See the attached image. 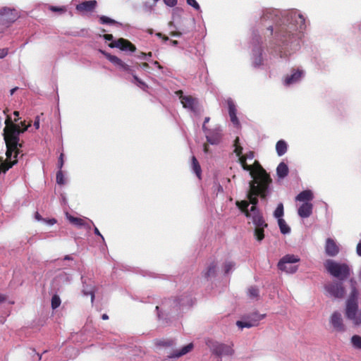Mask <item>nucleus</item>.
Here are the masks:
<instances>
[{"mask_svg": "<svg viewBox=\"0 0 361 361\" xmlns=\"http://www.w3.org/2000/svg\"><path fill=\"white\" fill-rule=\"evenodd\" d=\"M313 199V194L310 190H304L300 192L295 197L297 201L307 202Z\"/></svg>", "mask_w": 361, "mask_h": 361, "instance_id": "bb28decb", "label": "nucleus"}, {"mask_svg": "<svg viewBox=\"0 0 361 361\" xmlns=\"http://www.w3.org/2000/svg\"><path fill=\"white\" fill-rule=\"evenodd\" d=\"M118 66L120 69H121L123 71H126L130 74H133V71L130 68V67L124 63L121 59L119 60V61L116 65Z\"/></svg>", "mask_w": 361, "mask_h": 361, "instance_id": "f704fd0d", "label": "nucleus"}, {"mask_svg": "<svg viewBox=\"0 0 361 361\" xmlns=\"http://www.w3.org/2000/svg\"><path fill=\"white\" fill-rule=\"evenodd\" d=\"M6 300V296L0 293V303H2Z\"/></svg>", "mask_w": 361, "mask_h": 361, "instance_id": "e2e57ef3", "label": "nucleus"}, {"mask_svg": "<svg viewBox=\"0 0 361 361\" xmlns=\"http://www.w3.org/2000/svg\"><path fill=\"white\" fill-rule=\"evenodd\" d=\"M276 150L279 156L283 155L287 151L286 142L283 140L278 141L276 145Z\"/></svg>", "mask_w": 361, "mask_h": 361, "instance_id": "c756f323", "label": "nucleus"}, {"mask_svg": "<svg viewBox=\"0 0 361 361\" xmlns=\"http://www.w3.org/2000/svg\"><path fill=\"white\" fill-rule=\"evenodd\" d=\"M187 4L192 6L197 11H199L200 9V5L196 1V0H187Z\"/></svg>", "mask_w": 361, "mask_h": 361, "instance_id": "49530a36", "label": "nucleus"}, {"mask_svg": "<svg viewBox=\"0 0 361 361\" xmlns=\"http://www.w3.org/2000/svg\"><path fill=\"white\" fill-rule=\"evenodd\" d=\"M235 267V263L233 262H226L224 264V270L225 274H228L230 271Z\"/></svg>", "mask_w": 361, "mask_h": 361, "instance_id": "c03bdc74", "label": "nucleus"}, {"mask_svg": "<svg viewBox=\"0 0 361 361\" xmlns=\"http://www.w3.org/2000/svg\"><path fill=\"white\" fill-rule=\"evenodd\" d=\"M250 167L251 169L248 171L252 178L250 181H255V183L271 185L272 179L270 175L258 161L255 160L252 165H250Z\"/></svg>", "mask_w": 361, "mask_h": 361, "instance_id": "39448f33", "label": "nucleus"}, {"mask_svg": "<svg viewBox=\"0 0 361 361\" xmlns=\"http://www.w3.org/2000/svg\"><path fill=\"white\" fill-rule=\"evenodd\" d=\"M339 251V246L336 241L331 238H328L325 243V252L326 255L335 257L338 254Z\"/></svg>", "mask_w": 361, "mask_h": 361, "instance_id": "f3484780", "label": "nucleus"}, {"mask_svg": "<svg viewBox=\"0 0 361 361\" xmlns=\"http://www.w3.org/2000/svg\"><path fill=\"white\" fill-rule=\"evenodd\" d=\"M300 259L294 255H287L284 256L278 263V267L280 270L284 271L287 273H295L298 267L288 268L290 264H294L299 262Z\"/></svg>", "mask_w": 361, "mask_h": 361, "instance_id": "9d476101", "label": "nucleus"}, {"mask_svg": "<svg viewBox=\"0 0 361 361\" xmlns=\"http://www.w3.org/2000/svg\"><path fill=\"white\" fill-rule=\"evenodd\" d=\"M103 37L107 41H111L114 38L111 34H105L103 35Z\"/></svg>", "mask_w": 361, "mask_h": 361, "instance_id": "4d7b16f0", "label": "nucleus"}, {"mask_svg": "<svg viewBox=\"0 0 361 361\" xmlns=\"http://www.w3.org/2000/svg\"><path fill=\"white\" fill-rule=\"evenodd\" d=\"M269 187L270 185L255 183V181H250L249 190L247 194V197L249 200V204H252V206L257 207V204H258L257 197L264 200L267 199V196L270 193Z\"/></svg>", "mask_w": 361, "mask_h": 361, "instance_id": "7ed1b4c3", "label": "nucleus"}, {"mask_svg": "<svg viewBox=\"0 0 361 361\" xmlns=\"http://www.w3.org/2000/svg\"><path fill=\"white\" fill-rule=\"evenodd\" d=\"M34 126L35 127L36 129H38L39 128V116H37L35 120V122H34Z\"/></svg>", "mask_w": 361, "mask_h": 361, "instance_id": "13d9d810", "label": "nucleus"}, {"mask_svg": "<svg viewBox=\"0 0 361 361\" xmlns=\"http://www.w3.org/2000/svg\"><path fill=\"white\" fill-rule=\"evenodd\" d=\"M239 157V163L240 164L243 170L248 171L251 169V167H250V165L247 164V159L244 156H240Z\"/></svg>", "mask_w": 361, "mask_h": 361, "instance_id": "ea45409f", "label": "nucleus"}, {"mask_svg": "<svg viewBox=\"0 0 361 361\" xmlns=\"http://www.w3.org/2000/svg\"><path fill=\"white\" fill-rule=\"evenodd\" d=\"M278 224H279V226L281 233L287 234V233H290V228L286 224V223L283 219H278Z\"/></svg>", "mask_w": 361, "mask_h": 361, "instance_id": "2f4dec72", "label": "nucleus"}, {"mask_svg": "<svg viewBox=\"0 0 361 361\" xmlns=\"http://www.w3.org/2000/svg\"><path fill=\"white\" fill-rule=\"evenodd\" d=\"M356 251H357V254L359 255V256H361V242H360L357 245V247H356Z\"/></svg>", "mask_w": 361, "mask_h": 361, "instance_id": "052dcab7", "label": "nucleus"}, {"mask_svg": "<svg viewBox=\"0 0 361 361\" xmlns=\"http://www.w3.org/2000/svg\"><path fill=\"white\" fill-rule=\"evenodd\" d=\"M277 176L280 178H283L288 174V166L284 162H281L276 168Z\"/></svg>", "mask_w": 361, "mask_h": 361, "instance_id": "cd10ccee", "label": "nucleus"}, {"mask_svg": "<svg viewBox=\"0 0 361 361\" xmlns=\"http://www.w3.org/2000/svg\"><path fill=\"white\" fill-rule=\"evenodd\" d=\"M313 205L308 202H304L298 208V213L301 218H307L312 213Z\"/></svg>", "mask_w": 361, "mask_h": 361, "instance_id": "aec40b11", "label": "nucleus"}, {"mask_svg": "<svg viewBox=\"0 0 361 361\" xmlns=\"http://www.w3.org/2000/svg\"><path fill=\"white\" fill-rule=\"evenodd\" d=\"M295 31H296V28L293 25H280L276 27L275 37L282 42H286L293 35Z\"/></svg>", "mask_w": 361, "mask_h": 361, "instance_id": "1a4fd4ad", "label": "nucleus"}, {"mask_svg": "<svg viewBox=\"0 0 361 361\" xmlns=\"http://www.w3.org/2000/svg\"><path fill=\"white\" fill-rule=\"evenodd\" d=\"M236 205L240 209V211L244 213V214L248 216V214L251 212V208L248 209L249 202L246 200H242L240 202L237 201Z\"/></svg>", "mask_w": 361, "mask_h": 361, "instance_id": "c85d7f7f", "label": "nucleus"}, {"mask_svg": "<svg viewBox=\"0 0 361 361\" xmlns=\"http://www.w3.org/2000/svg\"><path fill=\"white\" fill-rule=\"evenodd\" d=\"M255 66H259L261 63H262V58H261V56H259V59H257L255 61Z\"/></svg>", "mask_w": 361, "mask_h": 361, "instance_id": "774afa93", "label": "nucleus"}, {"mask_svg": "<svg viewBox=\"0 0 361 361\" xmlns=\"http://www.w3.org/2000/svg\"><path fill=\"white\" fill-rule=\"evenodd\" d=\"M193 349V344L192 343L186 345L183 347L179 350H176L171 355H168L169 358H178L188 353H190Z\"/></svg>", "mask_w": 361, "mask_h": 361, "instance_id": "5701e85b", "label": "nucleus"}, {"mask_svg": "<svg viewBox=\"0 0 361 361\" xmlns=\"http://www.w3.org/2000/svg\"><path fill=\"white\" fill-rule=\"evenodd\" d=\"M247 218L251 219L252 223L255 226L254 235L257 241H262L264 238V230L268 226L262 213L255 206H251V212Z\"/></svg>", "mask_w": 361, "mask_h": 361, "instance_id": "f03ea898", "label": "nucleus"}, {"mask_svg": "<svg viewBox=\"0 0 361 361\" xmlns=\"http://www.w3.org/2000/svg\"><path fill=\"white\" fill-rule=\"evenodd\" d=\"M50 10L52 11H64L65 9L61 7L51 6Z\"/></svg>", "mask_w": 361, "mask_h": 361, "instance_id": "5fc2aeb1", "label": "nucleus"}, {"mask_svg": "<svg viewBox=\"0 0 361 361\" xmlns=\"http://www.w3.org/2000/svg\"><path fill=\"white\" fill-rule=\"evenodd\" d=\"M154 65H155L159 69L161 70L163 68V66L157 61H155L153 62Z\"/></svg>", "mask_w": 361, "mask_h": 361, "instance_id": "338daca9", "label": "nucleus"}, {"mask_svg": "<svg viewBox=\"0 0 361 361\" xmlns=\"http://www.w3.org/2000/svg\"><path fill=\"white\" fill-rule=\"evenodd\" d=\"M104 56H106V58L110 61L113 64H114L115 66L117 64V63L119 61L120 59L118 57H117L116 56H114V55H111V54H109V53H104Z\"/></svg>", "mask_w": 361, "mask_h": 361, "instance_id": "37998d69", "label": "nucleus"}, {"mask_svg": "<svg viewBox=\"0 0 361 361\" xmlns=\"http://www.w3.org/2000/svg\"><path fill=\"white\" fill-rule=\"evenodd\" d=\"M56 183L59 185H63L65 183L64 176L61 170H59L56 173Z\"/></svg>", "mask_w": 361, "mask_h": 361, "instance_id": "a18cd8bd", "label": "nucleus"}, {"mask_svg": "<svg viewBox=\"0 0 361 361\" xmlns=\"http://www.w3.org/2000/svg\"><path fill=\"white\" fill-rule=\"evenodd\" d=\"M192 169L193 171L195 172V173L196 174V176L199 178H200L201 173H202V169H201V166H200L197 159H196V157L195 156L192 157Z\"/></svg>", "mask_w": 361, "mask_h": 361, "instance_id": "7c9ffc66", "label": "nucleus"}, {"mask_svg": "<svg viewBox=\"0 0 361 361\" xmlns=\"http://www.w3.org/2000/svg\"><path fill=\"white\" fill-rule=\"evenodd\" d=\"M15 156V153H13L9 158L6 156L5 161H4L2 157H0V174L1 173H6L13 166L17 164V157H16Z\"/></svg>", "mask_w": 361, "mask_h": 361, "instance_id": "2eb2a0df", "label": "nucleus"}, {"mask_svg": "<svg viewBox=\"0 0 361 361\" xmlns=\"http://www.w3.org/2000/svg\"><path fill=\"white\" fill-rule=\"evenodd\" d=\"M83 293H84V294L85 295H91V302L92 303L93 301H94V292L92 290H90L89 292L84 290Z\"/></svg>", "mask_w": 361, "mask_h": 361, "instance_id": "3c124183", "label": "nucleus"}, {"mask_svg": "<svg viewBox=\"0 0 361 361\" xmlns=\"http://www.w3.org/2000/svg\"><path fill=\"white\" fill-rule=\"evenodd\" d=\"M264 314H259L258 313H253L251 315V319L247 321H238L236 324L240 328H250L258 325V323L264 317Z\"/></svg>", "mask_w": 361, "mask_h": 361, "instance_id": "ddd939ff", "label": "nucleus"}, {"mask_svg": "<svg viewBox=\"0 0 361 361\" xmlns=\"http://www.w3.org/2000/svg\"><path fill=\"white\" fill-rule=\"evenodd\" d=\"M67 219L68 221L73 225L78 227H85L87 229H90L91 226L90 224L86 222V221L83 219L73 216L68 214H66Z\"/></svg>", "mask_w": 361, "mask_h": 361, "instance_id": "4be33fe9", "label": "nucleus"}, {"mask_svg": "<svg viewBox=\"0 0 361 361\" xmlns=\"http://www.w3.org/2000/svg\"><path fill=\"white\" fill-rule=\"evenodd\" d=\"M298 18L300 19V23L302 25H304V23H305V18H304V17L301 14H298Z\"/></svg>", "mask_w": 361, "mask_h": 361, "instance_id": "69168bd1", "label": "nucleus"}, {"mask_svg": "<svg viewBox=\"0 0 361 361\" xmlns=\"http://www.w3.org/2000/svg\"><path fill=\"white\" fill-rule=\"evenodd\" d=\"M206 134L207 140L212 145L218 144L221 139V130L219 128H216L214 130H207L204 132Z\"/></svg>", "mask_w": 361, "mask_h": 361, "instance_id": "a211bd4d", "label": "nucleus"}, {"mask_svg": "<svg viewBox=\"0 0 361 361\" xmlns=\"http://www.w3.org/2000/svg\"><path fill=\"white\" fill-rule=\"evenodd\" d=\"M173 341H160L159 345H173Z\"/></svg>", "mask_w": 361, "mask_h": 361, "instance_id": "864d4df0", "label": "nucleus"}, {"mask_svg": "<svg viewBox=\"0 0 361 361\" xmlns=\"http://www.w3.org/2000/svg\"><path fill=\"white\" fill-rule=\"evenodd\" d=\"M358 310L357 303V290L353 286L350 295L346 302L345 315L346 317L354 322L357 315Z\"/></svg>", "mask_w": 361, "mask_h": 361, "instance_id": "6e6552de", "label": "nucleus"}, {"mask_svg": "<svg viewBox=\"0 0 361 361\" xmlns=\"http://www.w3.org/2000/svg\"><path fill=\"white\" fill-rule=\"evenodd\" d=\"M132 75L137 86H139L144 90H145L148 87L147 85L145 82L141 80L136 75H134L133 73Z\"/></svg>", "mask_w": 361, "mask_h": 361, "instance_id": "79ce46f5", "label": "nucleus"}, {"mask_svg": "<svg viewBox=\"0 0 361 361\" xmlns=\"http://www.w3.org/2000/svg\"><path fill=\"white\" fill-rule=\"evenodd\" d=\"M246 159H252L255 157V153L252 151H250L245 154H243Z\"/></svg>", "mask_w": 361, "mask_h": 361, "instance_id": "09e8293b", "label": "nucleus"}, {"mask_svg": "<svg viewBox=\"0 0 361 361\" xmlns=\"http://www.w3.org/2000/svg\"><path fill=\"white\" fill-rule=\"evenodd\" d=\"M227 104H228V114H229V116H230L231 122L234 125H238L239 121L236 116L237 110H236V107H235L234 102H233V100L231 99H228L227 100Z\"/></svg>", "mask_w": 361, "mask_h": 361, "instance_id": "412c9836", "label": "nucleus"}, {"mask_svg": "<svg viewBox=\"0 0 361 361\" xmlns=\"http://www.w3.org/2000/svg\"><path fill=\"white\" fill-rule=\"evenodd\" d=\"M247 293L250 298H258L259 296V289L255 286L249 288Z\"/></svg>", "mask_w": 361, "mask_h": 361, "instance_id": "c9c22d12", "label": "nucleus"}, {"mask_svg": "<svg viewBox=\"0 0 361 361\" xmlns=\"http://www.w3.org/2000/svg\"><path fill=\"white\" fill-rule=\"evenodd\" d=\"M283 215V204L282 203H279L274 212V216L278 219H282L281 217Z\"/></svg>", "mask_w": 361, "mask_h": 361, "instance_id": "e433bc0d", "label": "nucleus"}, {"mask_svg": "<svg viewBox=\"0 0 361 361\" xmlns=\"http://www.w3.org/2000/svg\"><path fill=\"white\" fill-rule=\"evenodd\" d=\"M61 305V299L59 295H54L51 298V307L52 309H56Z\"/></svg>", "mask_w": 361, "mask_h": 361, "instance_id": "a19ab883", "label": "nucleus"}, {"mask_svg": "<svg viewBox=\"0 0 361 361\" xmlns=\"http://www.w3.org/2000/svg\"><path fill=\"white\" fill-rule=\"evenodd\" d=\"M182 298H175L173 299H169L168 302L171 306H173L175 308H180V305H182Z\"/></svg>", "mask_w": 361, "mask_h": 361, "instance_id": "58836bf2", "label": "nucleus"}, {"mask_svg": "<svg viewBox=\"0 0 361 361\" xmlns=\"http://www.w3.org/2000/svg\"><path fill=\"white\" fill-rule=\"evenodd\" d=\"M274 16H275V15H274L272 12H266L265 13L263 14V16L261 18L262 23L267 27V30L269 32V36L273 35L274 30L272 25L267 24L266 21L269 19L273 20Z\"/></svg>", "mask_w": 361, "mask_h": 361, "instance_id": "b1692460", "label": "nucleus"}, {"mask_svg": "<svg viewBox=\"0 0 361 361\" xmlns=\"http://www.w3.org/2000/svg\"><path fill=\"white\" fill-rule=\"evenodd\" d=\"M97 1L90 0L83 1L76 6L77 11L82 13L92 12L97 6Z\"/></svg>", "mask_w": 361, "mask_h": 361, "instance_id": "6ab92c4d", "label": "nucleus"}, {"mask_svg": "<svg viewBox=\"0 0 361 361\" xmlns=\"http://www.w3.org/2000/svg\"><path fill=\"white\" fill-rule=\"evenodd\" d=\"M63 154H61L60 157H59V159L58 166H59V168L60 169V170L61 169V168H62V167H63Z\"/></svg>", "mask_w": 361, "mask_h": 361, "instance_id": "603ef678", "label": "nucleus"}, {"mask_svg": "<svg viewBox=\"0 0 361 361\" xmlns=\"http://www.w3.org/2000/svg\"><path fill=\"white\" fill-rule=\"evenodd\" d=\"M325 289L336 298H342L345 293V288L341 281L329 283L325 286Z\"/></svg>", "mask_w": 361, "mask_h": 361, "instance_id": "9b49d317", "label": "nucleus"}, {"mask_svg": "<svg viewBox=\"0 0 361 361\" xmlns=\"http://www.w3.org/2000/svg\"><path fill=\"white\" fill-rule=\"evenodd\" d=\"M19 17L18 12L14 8H3L0 10V32L8 27Z\"/></svg>", "mask_w": 361, "mask_h": 361, "instance_id": "0eeeda50", "label": "nucleus"}, {"mask_svg": "<svg viewBox=\"0 0 361 361\" xmlns=\"http://www.w3.org/2000/svg\"><path fill=\"white\" fill-rule=\"evenodd\" d=\"M6 126L4 129V137L6 145V156L8 158L13 154L18 157L22 144L19 143V135L27 130V127L20 128L18 124L14 123L10 116H7L5 121Z\"/></svg>", "mask_w": 361, "mask_h": 361, "instance_id": "f257e3e1", "label": "nucleus"}, {"mask_svg": "<svg viewBox=\"0 0 361 361\" xmlns=\"http://www.w3.org/2000/svg\"><path fill=\"white\" fill-rule=\"evenodd\" d=\"M164 1L167 6L173 7L177 4L178 0H164Z\"/></svg>", "mask_w": 361, "mask_h": 361, "instance_id": "de8ad7c7", "label": "nucleus"}, {"mask_svg": "<svg viewBox=\"0 0 361 361\" xmlns=\"http://www.w3.org/2000/svg\"><path fill=\"white\" fill-rule=\"evenodd\" d=\"M233 146L235 147L234 153L236 154V156H243V147L240 145V139L238 137H235Z\"/></svg>", "mask_w": 361, "mask_h": 361, "instance_id": "473e14b6", "label": "nucleus"}, {"mask_svg": "<svg viewBox=\"0 0 361 361\" xmlns=\"http://www.w3.org/2000/svg\"><path fill=\"white\" fill-rule=\"evenodd\" d=\"M94 232L96 235H99V237H101V238L102 239V240H104V238L103 237V235L101 234V233L99 232V229L94 226Z\"/></svg>", "mask_w": 361, "mask_h": 361, "instance_id": "bf43d9fd", "label": "nucleus"}, {"mask_svg": "<svg viewBox=\"0 0 361 361\" xmlns=\"http://www.w3.org/2000/svg\"><path fill=\"white\" fill-rule=\"evenodd\" d=\"M209 120H210L209 117H206L204 118V123H203V126H202V129H203L204 132H206V130H208L205 125H206L207 123H208L209 121Z\"/></svg>", "mask_w": 361, "mask_h": 361, "instance_id": "6e6d98bb", "label": "nucleus"}, {"mask_svg": "<svg viewBox=\"0 0 361 361\" xmlns=\"http://www.w3.org/2000/svg\"><path fill=\"white\" fill-rule=\"evenodd\" d=\"M330 323L335 331L338 332L345 331V326L343 324V318L341 313L338 312H334L330 317Z\"/></svg>", "mask_w": 361, "mask_h": 361, "instance_id": "4468645a", "label": "nucleus"}, {"mask_svg": "<svg viewBox=\"0 0 361 361\" xmlns=\"http://www.w3.org/2000/svg\"><path fill=\"white\" fill-rule=\"evenodd\" d=\"M351 343L355 348L361 350V337L360 336H353L351 338Z\"/></svg>", "mask_w": 361, "mask_h": 361, "instance_id": "4c0bfd02", "label": "nucleus"}, {"mask_svg": "<svg viewBox=\"0 0 361 361\" xmlns=\"http://www.w3.org/2000/svg\"><path fill=\"white\" fill-rule=\"evenodd\" d=\"M324 267L331 276L341 281L348 279L350 275V267L345 263L327 259L324 262Z\"/></svg>", "mask_w": 361, "mask_h": 361, "instance_id": "20e7f679", "label": "nucleus"}, {"mask_svg": "<svg viewBox=\"0 0 361 361\" xmlns=\"http://www.w3.org/2000/svg\"><path fill=\"white\" fill-rule=\"evenodd\" d=\"M205 343L212 353L218 357H221L222 356H231L234 354L233 344L228 345L219 343L212 338L207 339Z\"/></svg>", "mask_w": 361, "mask_h": 361, "instance_id": "423d86ee", "label": "nucleus"}, {"mask_svg": "<svg viewBox=\"0 0 361 361\" xmlns=\"http://www.w3.org/2000/svg\"><path fill=\"white\" fill-rule=\"evenodd\" d=\"M180 99L184 108L189 109L193 112H196L197 111L198 100L197 98L190 95H181L180 97Z\"/></svg>", "mask_w": 361, "mask_h": 361, "instance_id": "dca6fc26", "label": "nucleus"}, {"mask_svg": "<svg viewBox=\"0 0 361 361\" xmlns=\"http://www.w3.org/2000/svg\"><path fill=\"white\" fill-rule=\"evenodd\" d=\"M139 66L142 68H149V64L147 63H146V62L142 63L139 64Z\"/></svg>", "mask_w": 361, "mask_h": 361, "instance_id": "0e129e2a", "label": "nucleus"}, {"mask_svg": "<svg viewBox=\"0 0 361 361\" xmlns=\"http://www.w3.org/2000/svg\"><path fill=\"white\" fill-rule=\"evenodd\" d=\"M109 47L111 48L117 47L122 51H130L131 52H134L136 50V47L129 40L124 38H119L117 41L111 42Z\"/></svg>", "mask_w": 361, "mask_h": 361, "instance_id": "f8f14e48", "label": "nucleus"}, {"mask_svg": "<svg viewBox=\"0 0 361 361\" xmlns=\"http://www.w3.org/2000/svg\"><path fill=\"white\" fill-rule=\"evenodd\" d=\"M35 219L37 220V221H41L42 220V216L39 214V213L38 212H36L35 214Z\"/></svg>", "mask_w": 361, "mask_h": 361, "instance_id": "680f3d73", "label": "nucleus"}, {"mask_svg": "<svg viewBox=\"0 0 361 361\" xmlns=\"http://www.w3.org/2000/svg\"><path fill=\"white\" fill-rule=\"evenodd\" d=\"M8 54V49H0V58H4Z\"/></svg>", "mask_w": 361, "mask_h": 361, "instance_id": "8fccbe9b", "label": "nucleus"}, {"mask_svg": "<svg viewBox=\"0 0 361 361\" xmlns=\"http://www.w3.org/2000/svg\"><path fill=\"white\" fill-rule=\"evenodd\" d=\"M302 75V72L300 71H296L295 73H293L290 75L286 76L285 79V84L286 85H290L297 81L299 80V79L301 78Z\"/></svg>", "mask_w": 361, "mask_h": 361, "instance_id": "a878e982", "label": "nucleus"}, {"mask_svg": "<svg viewBox=\"0 0 361 361\" xmlns=\"http://www.w3.org/2000/svg\"><path fill=\"white\" fill-rule=\"evenodd\" d=\"M216 269L217 264L215 262H211L203 274L204 277L207 279L214 277L216 276Z\"/></svg>", "mask_w": 361, "mask_h": 361, "instance_id": "393cba45", "label": "nucleus"}, {"mask_svg": "<svg viewBox=\"0 0 361 361\" xmlns=\"http://www.w3.org/2000/svg\"><path fill=\"white\" fill-rule=\"evenodd\" d=\"M99 23L101 24L117 25L119 24L117 21L111 19L107 16H102L99 17Z\"/></svg>", "mask_w": 361, "mask_h": 361, "instance_id": "72a5a7b5", "label": "nucleus"}]
</instances>
